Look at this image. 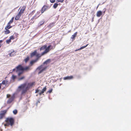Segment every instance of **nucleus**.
Masks as SVG:
<instances>
[{
    "label": "nucleus",
    "mask_w": 131,
    "mask_h": 131,
    "mask_svg": "<svg viewBox=\"0 0 131 131\" xmlns=\"http://www.w3.org/2000/svg\"><path fill=\"white\" fill-rule=\"evenodd\" d=\"M15 70V69H13V71H14Z\"/></svg>",
    "instance_id": "8fccbe9b"
},
{
    "label": "nucleus",
    "mask_w": 131,
    "mask_h": 131,
    "mask_svg": "<svg viewBox=\"0 0 131 131\" xmlns=\"http://www.w3.org/2000/svg\"><path fill=\"white\" fill-rule=\"evenodd\" d=\"M15 97V96L14 95L10 97L7 101V103L8 104H9L10 103L13 101Z\"/></svg>",
    "instance_id": "423d86ee"
},
{
    "label": "nucleus",
    "mask_w": 131,
    "mask_h": 131,
    "mask_svg": "<svg viewBox=\"0 0 131 131\" xmlns=\"http://www.w3.org/2000/svg\"><path fill=\"white\" fill-rule=\"evenodd\" d=\"M47 53V52L45 50L43 52L41 53V56L44 55L45 54H46Z\"/></svg>",
    "instance_id": "72a5a7b5"
},
{
    "label": "nucleus",
    "mask_w": 131,
    "mask_h": 131,
    "mask_svg": "<svg viewBox=\"0 0 131 131\" xmlns=\"http://www.w3.org/2000/svg\"><path fill=\"white\" fill-rule=\"evenodd\" d=\"M26 7V6H24L22 7L17 15L15 17V20H17L19 19L22 14L23 13L25 10Z\"/></svg>",
    "instance_id": "f03ea898"
},
{
    "label": "nucleus",
    "mask_w": 131,
    "mask_h": 131,
    "mask_svg": "<svg viewBox=\"0 0 131 131\" xmlns=\"http://www.w3.org/2000/svg\"><path fill=\"white\" fill-rule=\"evenodd\" d=\"M16 78V76L14 75H13L12 76V79L13 80H14Z\"/></svg>",
    "instance_id": "c756f323"
},
{
    "label": "nucleus",
    "mask_w": 131,
    "mask_h": 131,
    "mask_svg": "<svg viewBox=\"0 0 131 131\" xmlns=\"http://www.w3.org/2000/svg\"><path fill=\"white\" fill-rule=\"evenodd\" d=\"M63 1L64 0H56V2L58 3L59 2L62 3L63 2Z\"/></svg>",
    "instance_id": "f704fd0d"
},
{
    "label": "nucleus",
    "mask_w": 131,
    "mask_h": 131,
    "mask_svg": "<svg viewBox=\"0 0 131 131\" xmlns=\"http://www.w3.org/2000/svg\"><path fill=\"white\" fill-rule=\"evenodd\" d=\"M50 1L51 3H53L55 1V0H50Z\"/></svg>",
    "instance_id": "ea45409f"
},
{
    "label": "nucleus",
    "mask_w": 131,
    "mask_h": 131,
    "mask_svg": "<svg viewBox=\"0 0 131 131\" xmlns=\"http://www.w3.org/2000/svg\"><path fill=\"white\" fill-rule=\"evenodd\" d=\"M47 89L46 86H45L44 88L42 89V91L39 93V94L40 95H41L42 94L44 93V92Z\"/></svg>",
    "instance_id": "9b49d317"
},
{
    "label": "nucleus",
    "mask_w": 131,
    "mask_h": 131,
    "mask_svg": "<svg viewBox=\"0 0 131 131\" xmlns=\"http://www.w3.org/2000/svg\"><path fill=\"white\" fill-rule=\"evenodd\" d=\"M8 108H8L7 110H5L1 112L0 114V119H2L4 117Z\"/></svg>",
    "instance_id": "39448f33"
},
{
    "label": "nucleus",
    "mask_w": 131,
    "mask_h": 131,
    "mask_svg": "<svg viewBox=\"0 0 131 131\" xmlns=\"http://www.w3.org/2000/svg\"><path fill=\"white\" fill-rule=\"evenodd\" d=\"M46 47H47V45H45L42 46L40 48V50L41 51V50H43L45 49H46Z\"/></svg>",
    "instance_id": "f3484780"
},
{
    "label": "nucleus",
    "mask_w": 131,
    "mask_h": 131,
    "mask_svg": "<svg viewBox=\"0 0 131 131\" xmlns=\"http://www.w3.org/2000/svg\"><path fill=\"white\" fill-rule=\"evenodd\" d=\"M36 17V15H35L34 16V18L35 17Z\"/></svg>",
    "instance_id": "3c124183"
},
{
    "label": "nucleus",
    "mask_w": 131,
    "mask_h": 131,
    "mask_svg": "<svg viewBox=\"0 0 131 131\" xmlns=\"http://www.w3.org/2000/svg\"><path fill=\"white\" fill-rule=\"evenodd\" d=\"M99 5H98L97 6V7H96V9H97L98 8V7H99Z\"/></svg>",
    "instance_id": "de8ad7c7"
},
{
    "label": "nucleus",
    "mask_w": 131,
    "mask_h": 131,
    "mask_svg": "<svg viewBox=\"0 0 131 131\" xmlns=\"http://www.w3.org/2000/svg\"><path fill=\"white\" fill-rule=\"evenodd\" d=\"M54 26V23H50L49 25L48 26V27H53Z\"/></svg>",
    "instance_id": "b1692460"
},
{
    "label": "nucleus",
    "mask_w": 131,
    "mask_h": 131,
    "mask_svg": "<svg viewBox=\"0 0 131 131\" xmlns=\"http://www.w3.org/2000/svg\"><path fill=\"white\" fill-rule=\"evenodd\" d=\"M38 61V59L33 60L30 61L29 65L30 66H32L36 62Z\"/></svg>",
    "instance_id": "9d476101"
},
{
    "label": "nucleus",
    "mask_w": 131,
    "mask_h": 131,
    "mask_svg": "<svg viewBox=\"0 0 131 131\" xmlns=\"http://www.w3.org/2000/svg\"><path fill=\"white\" fill-rule=\"evenodd\" d=\"M13 112L14 114H16L17 113V111L16 110H15L13 111Z\"/></svg>",
    "instance_id": "473e14b6"
},
{
    "label": "nucleus",
    "mask_w": 131,
    "mask_h": 131,
    "mask_svg": "<svg viewBox=\"0 0 131 131\" xmlns=\"http://www.w3.org/2000/svg\"><path fill=\"white\" fill-rule=\"evenodd\" d=\"M35 83V82H32L28 83L26 87L27 88L29 89V88H31L34 85Z\"/></svg>",
    "instance_id": "1a4fd4ad"
},
{
    "label": "nucleus",
    "mask_w": 131,
    "mask_h": 131,
    "mask_svg": "<svg viewBox=\"0 0 131 131\" xmlns=\"http://www.w3.org/2000/svg\"><path fill=\"white\" fill-rule=\"evenodd\" d=\"M58 4L57 3H55L53 5V7L54 8H56L58 6Z\"/></svg>",
    "instance_id": "cd10ccee"
},
{
    "label": "nucleus",
    "mask_w": 131,
    "mask_h": 131,
    "mask_svg": "<svg viewBox=\"0 0 131 131\" xmlns=\"http://www.w3.org/2000/svg\"><path fill=\"white\" fill-rule=\"evenodd\" d=\"M10 24H11L9 23V22L8 23L7 25L8 26H10Z\"/></svg>",
    "instance_id": "37998d69"
},
{
    "label": "nucleus",
    "mask_w": 131,
    "mask_h": 131,
    "mask_svg": "<svg viewBox=\"0 0 131 131\" xmlns=\"http://www.w3.org/2000/svg\"><path fill=\"white\" fill-rule=\"evenodd\" d=\"M10 97V95L9 94H7L6 95V97L7 98H9Z\"/></svg>",
    "instance_id": "a19ab883"
},
{
    "label": "nucleus",
    "mask_w": 131,
    "mask_h": 131,
    "mask_svg": "<svg viewBox=\"0 0 131 131\" xmlns=\"http://www.w3.org/2000/svg\"><path fill=\"white\" fill-rule=\"evenodd\" d=\"M8 81H5V80H3L2 81V84L3 85H5L6 84H7L8 83Z\"/></svg>",
    "instance_id": "a878e982"
},
{
    "label": "nucleus",
    "mask_w": 131,
    "mask_h": 131,
    "mask_svg": "<svg viewBox=\"0 0 131 131\" xmlns=\"http://www.w3.org/2000/svg\"><path fill=\"white\" fill-rule=\"evenodd\" d=\"M48 7L46 5H44L42 7L41 10V14H42L45 11L46 9L48 8Z\"/></svg>",
    "instance_id": "6e6552de"
},
{
    "label": "nucleus",
    "mask_w": 131,
    "mask_h": 131,
    "mask_svg": "<svg viewBox=\"0 0 131 131\" xmlns=\"http://www.w3.org/2000/svg\"><path fill=\"white\" fill-rule=\"evenodd\" d=\"M29 59V56H27V57L25 58L24 60L25 63L27 62Z\"/></svg>",
    "instance_id": "6ab92c4d"
},
{
    "label": "nucleus",
    "mask_w": 131,
    "mask_h": 131,
    "mask_svg": "<svg viewBox=\"0 0 131 131\" xmlns=\"http://www.w3.org/2000/svg\"><path fill=\"white\" fill-rule=\"evenodd\" d=\"M50 62V60L48 59L45 61L44 62V64H47L48 63H49Z\"/></svg>",
    "instance_id": "bb28decb"
},
{
    "label": "nucleus",
    "mask_w": 131,
    "mask_h": 131,
    "mask_svg": "<svg viewBox=\"0 0 131 131\" xmlns=\"http://www.w3.org/2000/svg\"><path fill=\"white\" fill-rule=\"evenodd\" d=\"M6 30H5L4 31V34H7L10 33V32L9 30L8 29Z\"/></svg>",
    "instance_id": "4be33fe9"
},
{
    "label": "nucleus",
    "mask_w": 131,
    "mask_h": 131,
    "mask_svg": "<svg viewBox=\"0 0 131 131\" xmlns=\"http://www.w3.org/2000/svg\"><path fill=\"white\" fill-rule=\"evenodd\" d=\"M25 78V77L23 76L22 77L19 79V80H21L23 79H24Z\"/></svg>",
    "instance_id": "e433bc0d"
},
{
    "label": "nucleus",
    "mask_w": 131,
    "mask_h": 131,
    "mask_svg": "<svg viewBox=\"0 0 131 131\" xmlns=\"http://www.w3.org/2000/svg\"><path fill=\"white\" fill-rule=\"evenodd\" d=\"M16 72H17L19 71H23V68L21 65H19L16 67Z\"/></svg>",
    "instance_id": "0eeeda50"
},
{
    "label": "nucleus",
    "mask_w": 131,
    "mask_h": 131,
    "mask_svg": "<svg viewBox=\"0 0 131 131\" xmlns=\"http://www.w3.org/2000/svg\"><path fill=\"white\" fill-rule=\"evenodd\" d=\"M52 89L50 90H49L47 92L49 93H50L51 92H52Z\"/></svg>",
    "instance_id": "58836bf2"
},
{
    "label": "nucleus",
    "mask_w": 131,
    "mask_h": 131,
    "mask_svg": "<svg viewBox=\"0 0 131 131\" xmlns=\"http://www.w3.org/2000/svg\"><path fill=\"white\" fill-rule=\"evenodd\" d=\"M104 10L103 12V13H104V14L105 13V11H106V9H103V10Z\"/></svg>",
    "instance_id": "c03bdc74"
},
{
    "label": "nucleus",
    "mask_w": 131,
    "mask_h": 131,
    "mask_svg": "<svg viewBox=\"0 0 131 131\" xmlns=\"http://www.w3.org/2000/svg\"><path fill=\"white\" fill-rule=\"evenodd\" d=\"M102 12L99 10L97 12L96 16L97 17H100L101 15H102Z\"/></svg>",
    "instance_id": "4468645a"
},
{
    "label": "nucleus",
    "mask_w": 131,
    "mask_h": 131,
    "mask_svg": "<svg viewBox=\"0 0 131 131\" xmlns=\"http://www.w3.org/2000/svg\"><path fill=\"white\" fill-rule=\"evenodd\" d=\"M77 32H75L73 35L72 36L71 38L73 40H74L75 39V37L76 36V35H77Z\"/></svg>",
    "instance_id": "dca6fc26"
},
{
    "label": "nucleus",
    "mask_w": 131,
    "mask_h": 131,
    "mask_svg": "<svg viewBox=\"0 0 131 131\" xmlns=\"http://www.w3.org/2000/svg\"><path fill=\"white\" fill-rule=\"evenodd\" d=\"M6 43L8 44H9V43L11 42V40L9 39L7 40L6 41Z\"/></svg>",
    "instance_id": "2f4dec72"
},
{
    "label": "nucleus",
    "mask_w": 131,
    "mask_h": 131,
    "mask_svg": "<svg viewBox=\"0 0 131 131\" xmlns=\"http://www.w3.org/2000/svg\"><path fill=\"white\" fill-rule=\"evenodd\" d=\"M39 16H38L37 17H39Z\"/></svg>",
    "instance_id": "603ef678"
},
{
    "label": "nucleus",
    "mask_w": 131,
    "mask_h": 131,
    "mask_svg": "<svg viewBox=\"0 0 131 131\" xmlns=\"http://www.w3.org/2000/svg\"><path fill=\"white\" fill-rule=\"evenodd\" d=\"M3 40H0V48L2 46V43L3 42Z\"/></svg>",
    "instance_id": "4c0bfd02"
},
{
    "label": "nucleus",
    "mask_w": 131,
    "mask_h": 131,
    "mask_svg": "<svg viewBox=\"0 0 131 131\" xmlns=\"http://www.w3.org/2000/svg\"><path fill=\"white\" fill-rule=\"evenodd\" d=\"M35 10H33L31 13V14L32 15L35 12Z\"/></svg>",
    "instance_id": "79ce46f5"
},
{
    "label": "nucleus",
    "mask_w": 131,
    "mask_h": 131,
    "mask_svg": "<svg viewBox=\"0 0 131 131\" xmlns=\"http://www.w3.org/2000/svg\"><path fill=\"white\" fill-rule=\"evenodd\" d=\"M88 44L85 46H83L81 47H80V49L75 50V51H77L79 50H81L83 49V48H85V47H86L88 46Z\"/></svg>",
    "instance_id": "412c9836"
},
{
    "label": "nucleus",
    "mask_w": 131,
    "mask_h": 131,
    "mask_svg": "<svg viewBox=\"0 0 131 131\" xmlns=\"http://www.w3.org/2000/svg\"><path fill=\"white\" fill-rule=\"evenodd\" d=\"M26 85V83L23 84L21 85L20 86H19L18 88L20 89H23L21 92V94H23L25 93L28 90V89L26 87L25 89H24Z\"/></svg>",
    "instance_id": "7ed1b4c3"
},
{
    "label": "nucleus",
    "mask_w": 131,
    "mask_h": 131,
    "mask_svg": "<svg viewBox=\"0 0 131 131\" xmlns=\"http://www.w3.org/2000/svg\"><path fill=\"white\" fill-rule=\"evenodd\" d=\"M37 51L36 50H35L33 52H32L30 54V56L31 57H32L34 56H36Z\"/></svg>",
    "instance_id": "ddd939ff"
},
{
    "label": "nucleus",
    "mask_w": 131,
    "mask_h": 131,
    "mask_svg": "<svg viewBox=\"0 0 131 131\" xmlns=\"http://www.w3.org/2000/svg\"><path fill=\"white\" fill-rule=\"evenodd\" d=\"M14 18V17H13L12 18L11 20H10V21H9V23L10 24L12 23L13 21Z\"/></svg>",
    "instance_id": "c85d7f7f"
},
{
    "label": "nucleus",
    "mask_w": 131,
    "mask_h": 131,
    "mask_svg": "<svg viewBox=\"0 0 131 131\" xmlns=\"http://www.w3.org/2000/svg\"><path fill=\"white\" fill-rule=\"evenodd\" d=\"M23 71H22L19 72L18 73V76H20V75L22 74L23 73Z\"/></svg>",
    "instance_id": "c9c22d12"
},
{
    "label": "nucleus",
    "mask_w": 131,
    "mask_h": 131,
    "mask_svg": "<svg viewBox=\"0 0 131 131\" xmlns=\"http://www.w3.org/2000/svg\"><path fill=\"white\" fill-rule=\"evenodd\" d=\"M1 85H2V83H0V89L1 88Z\"/></svg>",
    "instance_id": "49530a36"
},
{
    "label": "nucleus",
    "mask_w": 131,
    "mask_h": 131,
    "mask_svg": "<svg viewBox=\"0 0 131 131\" xmlns=\"http://www.w3.org/2000/svg\"><path fill=\"white\" fill-rule=\"evenodd\" d=\"M47 68V67H44L42 65H41L39 67L37 68V69L40 71L38 73L39 74L42 73L43 71L45 70Z\"/></svg>",
    "instance_id": "20e7f679"
},
{
    "label": "nucleus",
    "mask_w": 131,
    "mask_h": 131,
    "mask_svg": "<svg viewBox=\"0 0 131 131\" xmlns=\"http://www.w3.org/2000/svg\"><path fill=\"white\" fill-rule=\"evenodd\" d=\"M73 76H67L65 77L63 79L64 80H66L67 79H73Z\"/></svg>",
    "instance_id": "2eb2a0df"
},
{
    "label": "nucleus",
    "mask_w": 131,
    "mask_h": 131,
    "mask_svg": "<svg viewBox=\"0 0 131 131\" xmlns=\"http://www.w3.org/2000/svg\"><path fill=\"white\" fill-rule=\"evenodd\" d=\"M45 21L44 20H42V21L40 22L38 24V25L40 26L43 25Z\"/></svg>",
    "instance_id": "5701e85b"
},
{
    "label": "nucleus",
    "mask_w": 131,
    "mask_h": 131,
    "mask_svg": "<svg viewBox=\"0 0 131 131\" xmlns=\"http://www.w3.org/2000/svg\"><path fill=\"white\" fill-rule=\"evenodd\" d=\"M31 70V69L30 68V67L26 66L24 68H23V71H27Z\"/></svg>",
    "instance_id": "f8f14e48"
},
{
    "label": "nucleus",
    "mask_w": 131,
    "mask_h": 131,
    "mask_svg": "<svg viewBox=\"0 0 131 131\" xmlns=\"http://www.w3.org/2000/svg\"><path fill=\"white\" fill-rule=\"evenodd\" d=\"M12 27V26H8L7 25L5 27V30H7L8 29Z\"/></svg>",
    "instance_id": "393cba45"
},
{
    "label": "nucleus",
    "mask_w": 131,
    "mask_h": 131,
    "mask_svg": "<svg viewBox=\"0 0 131 131\" xmlns=\"http://www.w3.org/2000/svg\"><path fill=\"white\" fill-rule=\"evenodd\" d=\"M40 12H38L37 13V14H38V15H39L40 13Z\"/></svg>",
    "instance_id": "09e8293b"
},
{
    "label": "nucleus",
    "mask_w": 131,
    "mask_h": 131,
    "mask_svg": "<svg viewBox=\"0 0 131 131\" xmlns=\"http://www.w3.org/2000/svg\"><path fill=\"white\" fill-rule=\"evenodd\" d=\"M14 119L13 118L8 117L5 120L6 123L4 124V126H8L10 125L12 126L14 125Z\"/></svg>",
    "instance_id": "f257e3e1"
},
{
    "label": "nucleus",
    "mask_w": 131,
    "mask_h": 131,
    "mask_svg": "<svg viewBox=\"0 0 131 131\" xmlns=\"http://www.w3.org/2000/svg\"><path fill=\"white\" fill-rule=\"evenodd\" d=\"M36 56L37 57V58L36 59H38V60H39V58H40L41 57V55L39 53H37Z\"/></svg>",
    "instance_id": "aec40b11"
},
{
    "label": "nucleus",
    "mask_w": 131,
    "mask_h": 131,
    "mask_svg": "<svg viewBox=\"0 0 131 131\" xmlns=\"http://www.w3.org/2000/svg\"><path fill=\"white\" fill-rule=\"evenodd\" d=\"M15 38L12 35L9 38V39H10V40H13Z\"/></svg>",
    "instance_id": "7c9ffc66"
},
{
    "label": "nucleus",
    "mask_w": 131,
    "mask_h": 131,
    "mask_svg": "<svg viewBox=\"0 0 131 131\" xmlns=\"http://www.w3.org/2000/svg\"><path fill=\"white\" fill-rule=\"evenodd\" d=\"M51 45H50L48 46L47 48H46L45 50V51H46L47 53L49 52L50 50V47H51Z\"/></svg>",
    "instance_id": "a211bd4d"
},
{
    "label": "nucleus",
    "mask_w": 131,
    "mask_h": 131,
    "mask_svg": "<svg viewBox=\"0 0 131 131\" xmlns=\"http://www.w3.org/2000/svg\"><path fill=\"white\" fill-rule=\"evenodd\" d=\"M39 91V90H36V92H35V93H37V92H38Z\"/></svg>",
    "instance_id": "a18cd8bd"
}]
</instances>
